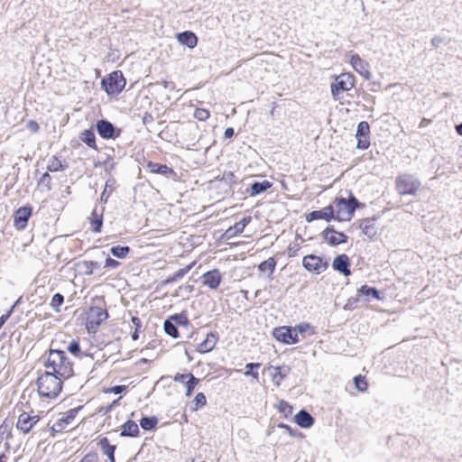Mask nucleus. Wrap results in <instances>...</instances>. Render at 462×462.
I'll return each mask as SVG.
<instances>
[{
  "label": "nucleus",
  "instance_id": "obj_1",
  "mask_svg": "<svg viewBox=\"0 0 462 462\" xmlns=\"http://www.w3.org/2000/svg\"><path fill=\"white\" fill-rule=\"evenodd\" d=\"M44 366L47 369H51V372L58 374L64 380L70 378L74 374L73 363L63 350L51 349Z\"/></svg>",
  "mask_w": 462,
  "mask_h": 462
},
{
  "label": "nucleus",
  "instance_id": "obj_2",
  "mask_svg": "<svg viewBox=\"0 0 462 462\" xmlns=\"http://www.w3.org/2000/svg\"><path fill=\"white\" fill-rule=\"evenodd\" d=\"M64 379L58 374L46 371L36 381L37 390L42 397L56 398L62 390Z\"/></svg>",
  "mask_w": 462,
  "mask_h": 462
},
{
  "label": "nucleus",
  "instance_id": "obj_3",
  "mask_svg": "<svg viewBox=\"0 0 462 462\" xmlns=\"http://www.w3.org/2000/svg\"><path fill=\"white\" fill-rule=\"evenodd\" d=\"M335 209V219L338 221H349L356 209L365 207V204L359 202V200L353 195L349 194V197H337L332 204Z\"/></svg>",
  "mask_w": 462,
  "mask_h": 462
},
{
  "label": "nucleus",
  "instance_id": "obj_4",
  "mask_svg": "<svg viewBox=\"0 0 462 462\" xmlns=\"http://www.w3.org/2000/svg\"><path fill=\"white\" fill-rule=\"evenodd\" d=\"M125 85L126 80L121 70H115L101 80V88L109 96L121 93Z\"/></svg>",
  "mask_w": 462,
  "mask_h": 462
},
{
  "label": "nucleus",
  "instance_id": "obj_5",
  "mask_svg": "<svg viewBox=\"0 0 462 462\" xmlns=\"http://www.w3.org/2000/svg\"><path fill=\"white\" fill-rule=\"evenodd\" d=\"M420 186V180L411 174H402L395 180L396 190L402 196L415 195Z\"/></svg>",
  "mask_w": 462,
  "mask_h": 462
},
{
  "label": "nucleus",
  "instance_id": "obj_6",
  "mask_svg": "<svg viewBox=\"0 0 462 462\" xmlns=\"http://www.w3.org/2000/svg\"><path fill=\"white\" fill-rule=\"evenodd\" d=\"M354 76L350 73H342L335 77L334 82L330 85V91L335 100L339 99V94L354 88Z\"/></svg>",
  "mask_w": 462,
  "mask_h": 462
},
{
  "label": "nucleus",
  "instance_id": "obj_7",
  "mask_svg": "<svg viewBox=\"0 0 462 462\" xmlns=\"http://www.w3.org/2000/svg\"><path fill=\"white\" fill-rule=\"evenodd\" d=\"M108 318L106 310L100 306H91L87 311L86 328L95 331L101 323Z\"/></svg>",
  "mask_w": 462,
  "mask_h": 462
},
{
  "label": "nucleus",
  "instance_id": "obj_8",
  "mask_svg": "<svg viewBox=\"0 0 462 462\" xmlns=\"http://www.w3.org/2000/svg\"><path fill=\"white\" fill-rule=\"evenodd\" d=\"M303 267L313 273L319 274L328 268V262L316 254H308L302 259Z\"/></svg>",
  "mask_w": 462,
  "mask_h": 462
},
{
  "label": "nucleus",
  "instance_id": "obj_9",
  "mask_svg": "<svg viewBox=\"0 0 462 462\" xmlns=\"http://www.w3.org/2000/svg\"><path fill=\"white\" fill-rule=\"evenodd\" d=\"M273 336L276 340L287 345L296 344L299 341L297 331L291 326L275 328Z\"/></svg>",
  "mask_w": 462,
  "mask_h": 462
},
{
  "label": "nucleus",
  "instance_id": "obj_10",
  "mask_svg": "<svg viewBox=\"0 0 462 462\" xmlns=\"http://www.w3.org/2000/svg\"><path fill=\"white\" fill-rule=\"evenodd\" d=\"M97 134L103 139H116L121 134V129L116 127L110 121L100 119L96 123Z\"/></svg>",
  "mask_w": 462,
  "mask_h": 462
},
{
  "label": "nucleus",
  "instance_id": "obj_11",
  "mask_svg": "<svg viewBox=\"0 0 462 462\" xmlns=\"http://www.w3.org/2000/svg\"><path fill=\"white\" fill-rule=\"evenodd\" d=\"M81 409L82 406H79L64 412L62 416L51 427L52 434L62 432L67 426L71 423Z\"/></svg>",
  "mask_w": 462,
  "mask_h": 462
},
{
  "label": "nucleus",
  "instance_id": "obj_12",
  "mask_svg": "<svg viewBox=\"0 0 462 462\" xmlns=\"http://www.w3.org/2000/svg\"><path fill=\"white\" fill-rule=\"evenodd\" d=\"M322 237L331 246H337L341 244H346L348 241V236L343 232L336 231L333 226H327L321 233Z\"/></svg>",
  "mask_w": 462,
  "mask_h": 462
},
{
  "label": "nucleus",
  "instance_id": "obj_13",
  "mask_svg": "<svg viewBox=\"0 0 462 462\" xmlns=\"http://www.w3.org/2000/svg\"><path fill=\"white\" fill-rule=\"evenodd\" d=\"M356 138L357 140L356 148L366 150L370 145V127L369 124L362 121L357 125Z\"/></svg>",
  "mask_w": 462,
  "mask_h": 462
},
{
  "label": "nucleus",
  "instance_id": "obj_14",
  "mask_svg": "<svg viewBox=\"0 0 462 462\" xmlns=\"http://www.w3.org/2000/svg\"><path fill=\"white\" fill-rule=\"evenodd\" d=\"M173 380L175 382L182 383L185 386V388H186L185 395L187 397H189L192 395L194 389L199 383V379L195 377L194 374L191 373H187V374L177 373L173 376Z\"/></svg>",
  "mask_w": 462,
  "mask_h": 462
},
{
  "label": "nucleus",
  "instance_id": "obj_15",
  "mask_svg": "<svg viewBox=\"0 0 462 462\" xmlns=\"http://www.w3.org/2000/svg\"><path fill=\"white\" fill-rule=\"evenodd\" d=\"M32 212V208L31 206H23L15 210L14 214V226L17 230H23L27 226Z\"/></svg>",
  "mask_w": 462,
  "mask_h": 462
},
{
  "label": "nucleus",
  "instance_id": "obj_16",
  "mask_svg": "<svg viewBox=\"0 0 462 462\" xmlns=\"http://www.w3.org/2000/svg\"><path fill=\"white\" fill-rule=\"evenodd\" d=\"M39 420V415H31L23 411L18 417L16 428L24 434L29 433Z\"/></svg>",
  "mask_w": 462,
  "mask_h": 462
},
{
  "label": "nucleus",
  "instance_id": "obj_17",
  "mask_svg": "<svg viewBox=\"0 0 462 462\" xmlns=\"http://www.w3.org/2000/svg\"><path fill=\"white\" fill-rule=\"evenodd\" d=\"M318 219H324L327 222L335 219V209L334 206L328 205L319 210H313L307 214L306 220L307 222H312Z\"/></svg>",
  "mask_w": 462,
  "mask_h": 462
},
{
  "label": "nucleus",
  "instance_id": "obj_18",
  "mask_svg": "<svg viewBox=\"0 0 462 462\" xmlns=\"http://www.w3.org/2000/svg\"><path fill=\"white\" fill-rule=\"evenodd\" d=\"M377 218H365L358 221L357 227L360 228L364 235L368 238L374 239L377 236L378 227L376 225Z\"/></svg>",
  "mask_w": 462,
  "mask_h": 462
},
{
  "label": "nucleus",
  "instance_id": "obj_19",
  "mask_svg": "<svg viewBox=\"0 0 462 462\" xmlns=\"http://www.w3.org/2000/svg\"><path fill=\"white\" fill-rule=\"evenodd\" d=\"M350 265V260L345 254L337 255L332 263V268L344 276H349L351 274Z\"/></svg>",
  "mask_w": 462,
  "mask_h": 462
},
{
  "label": "nucleus",
  "instance_id": "obj_20",
  "mask_svg": "<svg viewBox=\"0 0 462 462\" xmlns=\"http://www.w3.org/2000/svg\"><path fill=\"white\" fill-rule=\"evenodd\" d=\"M350 63L354 69L362 75L366 79H370V72L368 70V63L363 60L358 54H354L350 58Z\"/></svg>",
  "mask_w": 462,
  "mask_h": 462
},
{
  "label": "nucleus",
  "instance_id": "obj_21",
  "mask_svg": "<svg viewBox=\"0 0 462 462\" xmlns=\"http://www.w3.org/2000/svg\"><path fill=\"white\" fill-rule=\"evenodd\" d=\"M203 284L212 290H216L221 282V273L217 269H213L203 274Z\"/></svg>",
  "mask_w": 462,
  "mask_h": 462
},
{
  "label": "nucleus",
  "instance_id": "obj_22",
  "mask_svg": "<svg viewBox=\"0 0 462 462\" xmlns=\"http://www.w3.org/2000/svg\"><path fill=\"white\" fill-rule=\"evenodd\" d=\"M294 422L300 428L308 429L314 424L315 419L310 412L302 409L295 414Z\"/></svg>",
  "mask_w": 462,
  "mask_h": 462
},
{
  "label": "nucleus",
  "instance_id": "obj_23",
  "mask_svg": "<svg viewBox=\"0 0 462 462\" xmlns=\"http://www.w3.org/2000/svg\"><path fill=\"white\" fill-rule=\"evenodd\" d=\"M146 167L152 173L160 174L167 178L176 175L174 170L166 164L148 162Z\"/></svg>",
  "mask_w": 462,
  "mask_h": 462
},
{
  "label": "nucleus",
  "instance_id": "obj_24",
  "mask_svg": "<svg viewBox=\"0 0 462 462\" xmlns=\"http://www.w3.org/2000/svg\"><path fill=\"white\" fill-rule=\"evenodd\" d=\"M176 38L180 44L185 45L189 49L195 48L198 44V37L191 31L179 32L176 34Z\"/></svg>",
  "mask_w": 462,
  "mask_h": 462
},
{
  "label": "nucleus",
  "instance_id": "obj_25",
  "mask_svg": "<svg viewBox=\"0 0 462 462\" xmlns=\"http://www.w3.org/2000/svg\"><path fill=\"white\" fill-rule=\"evenodd\" d=\"M272 186L273 183L267 180L263 181H254L250 184L249 188L246 189V192L249 193L250 196L254 197L265 192Z\"/></svg>",
  "mask_w": 462,
  "mask_h": 462
},
{
  "label": "nucleus",
  "instance_id": "obj_26",
  "mask_svg": "<svg viewBox=\"0 0 462 462\" xmlns=\"http://www.w3.org/2000/svg\"><path fill=\"white\" fill-rule=\"evenodd\" d=\"M217 333L210 332L206 338L199 345L198 351L199 353H208L214 349L217 342Z\"/></svg>",
  "mask_w": 462,
  "mask_h": 462
},
{
  "label": "nucleus",
  "instance_id": "obj_27",
  "mask_svg": "<svg viewBox=\"0 0 462 462\" xmlns=\"http://www.w3.org/2000/svg\"><path fill=\"white\" fill-rule=\"evenodd\" d=\"M103 212L104 208H101L100 212L95 208L88 217L91 225V230L94 233H100L103 226Z\"/></svg>",
  "mask_w": 462,
  "mask_h": 462
},
{
  "label": "nucleus",
  "instance_id": "obj_28",
  "mask_svg": "<svg viewBox=\"0 0 462 462\" xmlns=\"http://www.w3.org/2000/svg\"><path fill=\"white\" fill-rule=\"evenodd\" d=\"M252 221V217L250 216L243 217L239 222L236 223L233 226H230L226 229L225 236L227 238H231L234 236L242 233L245 226Z\"/></svg>",
  "mask_w": 462,
  "mask_h": 462
},
{
  "label": "nucleus",
  "instance_id": "obj_29",
  "mask_svg": "<svg viewBox=\"0 0 462 462\" xmlns=\"http://www.w3.org/2000/svg\"><path fill=\"white\" fill-rule=\"evenodd\" d=\"M139 433L140 430L136 422L132 420H128L122 425L120 436L136 438L139 436Z\"/></svg>",
  "mask_w": 462,
  "mask_h": 462
},
{
  "label": "nucleus",
  "instance_id": "obj_30",
  "mask_svg": "<svg viewBox=\"0 0 462 462\" xmlns=\"http://www.w3.org/2000/svg\"><path fill=\"white\" fill-rule=\"evenodd\" d=\"M98 446L100 447L104 455H106L110 462H115V451L116 446L111 445L107 438H101L98 441Z\"/></svg>",
  "mask_w": 462,
  "mask_h": 462
},
{
  "label": "nucleus",
  "instance_id": "obj_31",
  "mask_svg": "<svg viewBox=\"0 0 462 462\" xmlns=\"http://www.w3.org/2000/svg\"><path fill=\"white\" fill-rule=\"evenodd\" d=\"M79 139L81 142H83L86 145H88L89 148L97 150V146L96 143V135L94 133V129L91 127L89 129L84 130L80 135Z\"/></svg>",
  "mask_w": 462,
  "mask_h": 462
},
{
  "label": "nucleus",
  "instance_id": "obj_32",
  "mask_svg": "<svg viewBox=\"0 0 462 462\" xmlns=\"http://www.w3.org/2000/svg\"><path fill=\"white\" fill-rule=\"evenodd\" d=\"M357 294L358 295H364V296H367V297H371L373 299H375V300H381V292L380 291H378L375 287H371V286H368V285H362L358 290H357Z\"/></svg>",
  "mask_w": 462,
  "mask_h": 462
},
{
  "label": "nucleus",
  "instance_id": "obj_33",
  "mask_svg": "<svg viewBox=\"0 0 462 462\" xmlns=\"http://www.w3.org/2000/svg\"><path fill=\"white\" fill-rule=\"evenodd\" d=\"M130 252L131 248L128 245H114L110 248V254L119 259H125Z\"/></svg>",
  "mask_w": 462,
  "mask_h": 462
},
{
  "label": "nucleus",
  "instance_id": "obj_34",
  "mask_svg": "<svg viewBox=\"0 0 462 462\" xmlns=\"http://www.w3.org/2000/svg\"><path fill=\"white\" fill-rule=\"evenodd\" d=\"M158 424V419L155 416H143L140 420V426L144 430H152Z\"/></svg>",
  "mask_w": 462,
  "mask_h": 462
},
{
  "label": "nucleus",
  "instance_id": "obj_35",
  "mask_svg": "<svg viewBox=\"0 0 462 462\" xmlns=\"http://www.w3.org/2000/svg\"><path fill=\"white\" fill-rule=\"evenodd\" d=\"M276 260L273 257H270L267 260L262 262L258 265V270L261 273L269 272V277L273 275L276 267Z\"/></svg>",
  "mask_w": 462,
  "mask_h": 462
},
{
  "label": "nucleus",
  "instance_id": "obj_36",
  "mask_svg": "<svg viewBox=\"0 0 462 462\" xmlns=\"http://www.w3.org/2000/svg\"><path fill=\"white\" fill-rule=\"evenodd\" d=\"M66 168L67 166L64 165L57 156H52L47 165V170L51 172L62 171H65Z\"/></svg>",
  "mask_w": 462,
  "mask_h": 462
},
{
  "label": "nucleus",
  "instance_id": "obj_37",
  "mask_svg": "<svg viewBox=\"0 0 462 462\" xmlns=\"http://www.w3.org/2000/svg\"><path fill=\"white\" fill-rule=\"evenodd\" d=\"M167 319L177 326L188 327L189 325V320L184 311L173 314Z\"/></svg>",
  "mask_w": 462,
  "mask_h": 462
},
{
  "label": "nucleus",
  "instance_id": "obj_38",
  "mask_svg": "<svg viewBox=\"0 0 462 462\" xmlns=\"http://www.w3.org/2000/svg\"><path fill=\"white\" fill-rule=\"evenodd\" d=\"M163 330L164 332L171 337L172 338H178L180 337L178 326L175 325L172 321L166 319L163 323Z\"/></svg>",
  "mask_w": 462,
  "mask_h": 462
},
{
  "label": "nucleus",
  "instance_id": "obj_39",
  "mask_svg": "<svg viewBox=\"0 0 462 462\" xmlns=\"http://www.w3.org/2000/svg\"><path fill=\"white\" fill-rule=\"evenodd\" d=\"M115 183H116V180L114 179H108L106 181L105 189H104V190H103V192L101 193V196H100V200L101 201H103L105 203L107 201V199L109 198V196L111 195L112 191L115 189V186H114Z\"/></svg>",
  "mask_w": 462,
  "mask_h": 462
},
{
  "label": "nucleus",
  "instance_id": "obj_40",
  "mask_svg": "<svg viewBox=\"0 0 462 462\" xmlns=\"http://www.w3.org/2000/svg\"><path fill=\"white\" fill-rule=\"evenodd\" d=\"M63 303H64V296L61 293L57 292L52 296L50 305L55 312H60V306Z\"/></svg>",
  "mask_w": 462,
  "mask_h": 462
},
{
  "label": "nucleus",
  "instance_id": "obj_41",
  "mask_svg": "<svg viewBox=\"0 0 462 462\" xmlns=\"http://www.w3.org/2000/svg\"><path fill=\"white\" fill-rule=\"evenodd\" d=\"M82 266L84 267V273L86 275H92L94 273V270L99 269L101 264L97 261H84L82 263Z\"/></svg>",
  "mask_w": 462,
  "mask_h": 462
},
{
  "label": "nucleus",
  "instance_id": "obj_42",
  "mask_svg": "<svg viewBox=\"0 0 462 462\" xmlns=\"http://www.w3.org/2000/svg\"><path fill=\"white\" fill-rule=\"evenodd\" d=\"M261 366L260 363H248L245 365V376H253L255 379H258V372L257 369Z\"/></svg>",
  "mask_w": 462,
  "mask_h": 462
},
{
  "label": "nucleus",
  "instance_id": "obj_43",
  "mask_svg": "<svg viewBox=\"0 0 462 462\" xmlns=\"http://www.w3.org/2000/svg\"><path fill=\"white\" fill-rule=\"evenodd\" d=\"M67 350L73 356L81 357L83 353L81 352L80 345L78 340L73 339L67 346Z\"/></svg>",
  "mask_w": 462,
  "mask_h": 462
},
{
  "label": "nucleus",
  "instance_id": "obj_44",
  "mask_svg": "<svg viewBox=\"0 0 462 462\" xmlns=\"http://www.w3.org/2000/svg\"><path fill=\"white\" fill-rule=\"evenodd\" d=\"M279 412L282 413L285 417L291 415L293 408L286 401L281 400L277 405Z\"/></svg>",
  "mask_w": 462,
  "mask_h": 462
},
{
  "label": "nucleus",
  "instance_id": "obj_45",
  "mask_svg": "<svg viewBox=\"0 0 462 462\" xmlns=\"http://www.w3.org/2000/svg\"><path fill=\"white\" fill-rule=\"evenodd\" d=\"M355 387L359 392H365L367 389V383L365 376L356 375L353 379Z\"/></svg>",
  "mask_w": 462,
  "mask_h": 462
},
{
  "label": "nucleus",
  "instance_id": "obj_46",
  "mask_svg": "<svg viewBox=\"0 0 462 462\" xmlns=\"http://www.w3.org/2000/svg\"><path fill=\"white\" fill-rule=\"evenodd\" d=\"M195 403V407L192 409L193 411H197L199 408H202L207 404V398L203 393H198L193 400Z\"/></svg>",
  "mask_w": 462,
  "mask_h": 462
},
{
  "label": "nucleus",
  "instance_id": "obj_47",
  "mask_svg": "<svg viewBox=\"0 0 462 462\" xmlns=\"http://www.w3.org/2000/svg\"><path fill=\"white\" fill-rule=\"evenodd\" d=\"M194 117L199 121H206L209 117V112L205 108H196Z\"/></svg>",
  "mask_w": 462,
  "mask_h": 462
},
{
  "label": "nucleus",
  "instance_id": "obj_48",
  "mask_svg": "<svg viewBox=\"0 0 462 462\" xmlns=\"http://www.w3.org/2000/svg\"><path fill=\"white\" fill-rule=\"evenodd\" d=\"M217 180L224 181L226 185L231 186L232 184L236 183V176L233 172L228 171L225 172L221 178L217 177Z\"/></svg>",
  "mask_w": 462,
  "mask_h": 462
},
{
  "label": "nucleus",
  "instance_id": "obj_49",
  "mask_svg": "<svg viewBox=\"0 0 462 462\" xmlns=\"http://www.w3.org/2000/svg\"><path fill=\"white\" fill-rule=\"evenodd\" d=\"M292 328H295V330L297 331V334L298 333L303 334V333L307 332L308 330L311 329L312 327L309 323L302 322V323L298 324L295 327H292Z\"/></svg>",
  "mask_w": 462,
  "mask_h": 462
},
{
  "label": "nucleus",
  "instance_id": "obj_50",
  "mask_svg": "<svg viewBox=\"0 0 462 462\" xmlns=\"http://www.w3.org/2000/svg\"><path fill=\"white\" fill-rule=\"evenodd\" d=\"M121 263L114 259V258H111L109 256H107L106 258V261H105V268H112V269H116L117 268Z\"/></svg>",
  "mask_w": 462,
  "mask_h": 462
},
{
  "label": "nucleus",
  "instance_id": "obj_51",
  "mask_svg": "<svg viewBox=\"0 0 462 462\" xmlns=\"http://www.w3.org/2000/svg\"><path fill=\"white\" fill-rule=\"evenodd\" d=\"M275 369L278 370V372L274 374L273 379L279 377L280 380H283L287 376V374L290 371L289 367L282 368V367L277 366Z\"/></svg>",
  "mask_w": 462,
  "mask_h": 462
},
{
  "label": "nucleus",
  "instance_id": "obj_52",
  "mask_svg": "<svg viewBox=\"0 0 462 462\" xmlns=\"http://www.w3.org/2000/svg\"><path fill=\"white\" fill-rule=\"evenodd\" d=\"M25 127L32 133H37L39 131V124L34 120H29L26 122Z\"/></svg>",
  "mask_w": 462,
  "mask_h": 462
},
{
  "label": "nucleus",
  "instance_id": "obj_53",
  "mask_svg": "<svg viewBox=\"0 0 462 462\" xmlns=\"http://www.w3.org/2000/svg\"><path fill=\"white\" fill-rule=\"evenodd\" d=\"M99 164L106 166V171H112L115 168V162L111 155H107L106 160L103 162H99Z\"/></svg>",
  "mask_w": 462,
  "mask_h": 462
},
{
  "label": "nucleus",
  "instance_id": "obj_54",
  "mask_svg": "<svg viewBox=\"0 0 462 462\" xmlns=\"http://www.w3.org/2000/svg\"><path fill=\"white\" fill-rule=\"evenodd\" d=\"M51 177L49 172H45L40 179V183L46 184L48 189H51Z\"/></svg>",
  "mask_w": 462,
  "mask_h": 462
},
{
  "label": "nucleus",
  "instance_id": "obj_55",
  "mask_svg": "<svg viewBox=\"0 0 462 462\" xmlns=\"http://www.w3.org/2000/svg\"><path fill=\"white\" fill-rule=\"evenodd\" d=\"M278 427L282 428V429H284L289 433V435L291 436V437H296L297 436V434H296L297 430H293L291 426H289L287 424L279 423Z\"/></svg>",
  "mask_w": 462,
  "mask_h": 462
},
{
  "label": "nucleus",
  "instance_id": "obj_56",
  "mask_svg": "<svg viewBox=\"0 0 462 462\" xmlns=\"http://www.w3.org/2000/svg\"><path fill=\"white\" fill-rule=\"evenodd\" d=\"M126 391L125 385H115L109 389L110 393H113L115 394H120Z\"/></svg>",
  "mask_w": 462,
  "mask_h": 462
},
{
  "label": "nucleus",
  "instance_id": "obj_57",
  "mask_svg": "<svg viewBox=\"0 0 462 462\" xmlns=\"http://www.w3.org/2000/svg\"><path fill=\"white\" fill-rule=\"evenodd\" d=\"M300 250L299 245H290L288 247V256L289 257H295L298 254V251Z\"/></svg>",
  "mask_w": 462,
  "mask_h": 462
},
{
  "label": "nucleus",
  "instance_id": "obj_58",
  "mask_svg": "<svg viewBox=\"0 0 462 462\" xmlns=\"http://www.w3.org/2000/svg\"><path fill=\"white\" fill-rule=\"evenodd\" d=\"M189 269H190L189 266L181 268V269L178 270L173 275L176 278V280H179V279L182 278L189 271Z\"/></svg>",
  "mask_w": 462,
  "mask_h": 462
},
{
  "label": "nucleus",
  "instance_id": "obj_59",
  "mask_svg": "<svg viewBox=\"0 0 462 462\" xmlns=\"http://www.w3.org/2000/svg\"><path fill=\"white\" fill-rule=\"evenodd\" d=\"M13 314V309H10L6 313L3 314L0 317V326H4L5 322L8 320V319Z\"/></svg>",
  "mask_w": 462,
  "mask_h": 462
},
{
  "label": "nucleus",
  "instance_id": "obj_60",
  "mask_svg": "<svg viewBox=\"0 0 462 462\" xmlns=\"http://www.w3.org/2000/svg\"><path fill=\"white\" fill-rule=\"evenodd\" d=\"M442 42H443V38H441L440 36H434L430 42L432 47H434V48H438Z\"/></svg>",
  "mask_w": 462,
  "mask_h": 462
},
{
  "label": "nucleus",
  "instance_id": "obj_61",
  "mask_svg": "<svg viewBox=\"0 0 462 462\" xmlns=\"http://www.w3.org/2000/svg\"><path fill=\"white\" fill-rule=\"evenodd\" d=\"M131 321H132V323L134 326V329L140 330V328H142V321H141V319L138 317H136V316H133L132 319H131Z\"/></svg>",
  "mask_w": 462,
  "mask_h": 462
},
{
  "label": "nucleus",
  "instance_id": "obj_62",
  "mask_svg": "<svg viewBox=\"0 0 462 462\" xmlns=\"http://www.w3.org/2000/svg\"><path fill=\"white\" fill-rule=\"evenodd\" d=\"M235 134V130L233 127H227L225 130L224 136L226 139L232 138Z\"/></svg>",
  "mask_w": 462,
  "mask_h": 462
},
{
  "label": "nucleus",
  "instance_id": "obj_63",
  "mask_svg": "<svg viewBox=\"0 0 462 462\" xmlns=\"http://www.w3.org/2000/svg\"><path fill=\"white\" fill-rule=\"evenodd\" d=\"M152 121H153V118H152V115L146 114L143 116V124L150 123V122H152Z\"/></svg>",
  "mask_w": 462,
  "mask_h": 462
},
{
  "label": "nucleus",
  "instance_id": "obj_64",
  "mask_svg": "<svg viewBox=\"0 0 462 462\" xmlns=\"http://www.w3.org/2000/svg\"><path fill=\"white\" fill-rule=\"evenodd\" d=\"M457 133L462 136V123L456 126Z\"/></svg>",
  "mask_w": 462,
  "mask_h": 462
}]
</instances>
